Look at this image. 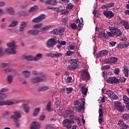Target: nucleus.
Wrapping results in <instances>:
<instances>
[{"mask_svg": "<svg viewBox=\"0 0 129 129\" xmlns=\"http://www.w3.org/2000/svg\"><path fill=\"white\" fill-rule=\"evenodd\" d=\"M108 9L114 7V3H111L107 5Z\"/></svg>", "mask_w": 129, "mask_h": 129, "instance_id": "4d7b16f0", "label": "nucleus"}, {"mask_svg": "<svg viewBox=\"0 0 129 129\" xmlns=\"http://www.w3.org/2000/svg\"><path fill=\"white\" fill-rule=\"evenodd\" d=\"M127 127H129L128 125L124 123L123 125L122 126V129H126Z\"/></svg>", "mask_w": 129, "mask_h": 129, "instance_id": "338daca9", "label": "nucleus"}, {"mask_svg": "<svg viewBox=\"0 0 129 129\" xmlns=\"http://www.w3.org/2000/svg\"><path fill=\"white\" fill-rule=\"evenodd\" d=\"M106 82L107 83H109L110 84H118V83H119V81L116 77H113L109 78L107 81Z\"/></svg>", "mask_w": 129, "mask_h": 129, "instance_id": "9b49d317", "label": "nucleus"}, {"mask_svg": "<svg viewBox=\"0 0 129 129\" xmlns=\"http://www.w3.org/2000/svg\"><path fill=\"white\" fill-rule=\"evenodd\" d=\"M82 21H80V20H78L76 21V23H79L78 24V26L75 24L73 23L71 25V27L73 29V30H78V31H80L82 29V27H83V19L81 18ZM78 27L79 29H78Z\"/></svg>", "mask_w": 129, "mask_h": 129, "instance_id": "7ed1b4c3", "label": "nucleus"}, {"mask_svg": "<svg viewBox=\"0 0 129 129\" xmlns=\"http://www.w3.org/2000/svg\"><path fill=\"white\" fill-rule=\"evenodd\" d=\"M55 58H58V57H60V56H62L63 54L61 53H54Z\"/></svg>", "mask_w": 129, "mask_h": 129, "instance_id": "0e129e2a", "label": "nucleus"}, {"mask_svg": "<svg viewBox=\"0 0 129 129\" xmlns=\"http://www.w3.org/2000/svg\"><path fill=\"white\" fill-rule=\"evenodd\" d=\"M40 128V123L38 122H33L31 126V129H39Z\"/></svg>", "mask_w": 129, "mask_h": 129, "instance_id": "412c9836", "label": "nucleus"}, {"mask_svg": "<svg viewBox=\"0 0 129 129\" xmlns=\"http://www.w3.org/2000/svg\"><path fill=\"white\" fill-rule=\"evenodd\" d=\"M61 22L63 25H67V23H68V18L67 17L64 18Z\"/></svg>", "mask_w": 129, "mask_h": 129, "instance_id": "79ce46f5", "label": "nucleus"}, {"mask_svg": "<svg viewBox=\"0 0 129 129\" xmlns=\"http://www.w3.org/2000/svg\"><path fill=\"white\" fill-rule=\"evenodd\" d=\"M103 116H101V117H99V123H102V122H103L104 121V119H103Z\"/></svg>", "mask_w": 129, "mask_h": 129, "instance_id": "680f3d73", "label": "nucleus"}, {"mask_svg": "<svg viewBox=\"0 0 129 129\" xmlns=\"http://www.w3.org/2000/svg\"><path fill=\"white\" fill-rule=\"evenodd\" d=\"M123 73L126 77H128V68L127 67H124Z\"/></svg>", "mask_w": 129, "mask_h": 129, "instance_id": "473e14b6", "label": "nucleus"}, {"mask_svg": "<svg viewBox=\"0 0 129 129\" xmlns=\"http://www.w3.org/2000/svg\"><path fill=\"white\" fill-rule=\"evenodd\" d=\"M81 78L84 81H87L90 79V76L89 75V73L87 71L83 70L81 74Z\"/></svg>", "mask_w": 129, "mask_h": 129, "instance_id": "1a4fd4ad", "label": "nucleus"}, {"mask_svg": "<svg viewBox=\"0 0 129 129\" xmlns=\"http://www.w3.org/2000/svg\"><path fill=\"white\" fill-rule=\"evenodd\" d=\"M74 105H75L76 106H78V107L79 106H80V105H81V102H80V101H78V100H75L74 102Z\"/></svg>", "mask_w": 129, "mask_h": 129, "instance_id": "58836bf2", "label": "nucleus"}, {"mask_svg": "<svg viewBox=\"0 0 129 129\" xmlns=\"http://www.w3.org/2000/svg\"><path fill=\"white\" fill-rule=\"evenodd\" d=\"M49 29V27L48 26H45L43 28H42V30H38L40 32H45V31H47V30Z\"/></svg>", "mask_w": 129, "mask_h": 129, "instance_id": "5fc2aeb1", "label": "nucleus"}, {"mask_svg": "<svg viewBox=\"0 0 129 129\" xmlns=\"http://www.w3.org/2000/svg\"><path fill=\"white\" fill-rule=\"evenodd\" d=\"M39 33V30L37 29H31L27 31V34L28 36L31 35H34V36H37Z\"/></svg>", "mask_w": 129, "mask_h": 129, "instance_id": "f3484780", "label": "nucleus"}, {"mask_svg": "<svg viewBox=\"0 0 129 129\" xmlns=\"http://www.w3.org/2000/svg\"><path fill=\"white\" fill-rule=\"evenodd\" d=\"M23 107H24V112H26V113H28L29 112V110H30V108L28 106V105L24 104L23 106Z\"/></svg>", "mask_w": 129, "mask_h": 129, "instance_id": "72a5a7b5", "label": "nucleus"}, {"mask_svg": "<svg viewBox=\"0 0 129 129\" xmlns=\"http://www.w3.org/2000/svg\"><path fill=\"white\" fill-rule=\"evenodd\" d=\"M22 117V115L19 112H14V115H11V118H14L15 120L19 119Z\"/></svg>", "mask_w": 129, "mask_h": 129, "instance_id": "6ab92c4d", "label": "nucleus"}, {"mask_svg": "<svg viewBox=\"0 0 129 129\" xmlns=\"http://www.w3.org/2000/svg\"><path fill=\"white\" fill-rule=\"evenodd\" d=\"M18 25H19V22L13 21L9 25V28H14V27H16V26H18Z\"/></svg>", "mask_w": 129, "mask_h": 129, "instance_id": "2f4dec72", "label": "nucleus"}, {"mask_svg": "<svg viewBox=\"0 0 129 129\" xmlns=\"http://www.w3.org/2000/svg\"><path fill=\"white\" fill-rule=\"evenodd\" d=\"M27 28V23L25 21H22L21 22L19 28V32H23L25 31V29Z\"/></svg>", "mask_w": 129, "mask_h": 129, "instance_id": "2eb2a0df", "label": "nucleus"}, {"mask_svg": "<svg viewBox=\"0 0 129 129\" xmlns=\"http://www.w3.org/2000/svg\"><path fill=\"white\" fill-rule=\"evenodd\" d=\"M108 52L107 50H102L98 53V54L96 55V57L97 58H99V57H102V56H105L107 55Z\"/></svg>", "mask_w": 129, "mask_h": 129, "instance_id": "aec40b11", "label": "nucleus"}, {"mask_svg": "<svg viewBox=\"0 0 129 129\" xmlns=\"http://www.w3.org/2000/svg\"><path fill=\"white\" fill-rule=\"evenodd\" d=\"M122 118L124 120H127V119H129V114H124L122 116Z\"/></svg>", "mask_w": 129, "mask_h": 129, "instance_id": "ea45409f", "label": "nucleus"}, {"mask_svg": "<svg viewBox=\"0 0 129 129\" xmlns=\"http://www.w3.org/2000/svg\"><path fill=\"white\" fill-rule=\"evenodd\" d=\"M22 59L23 60H26L28 62L30 61H34V57H33V55H23L22 56Z\"/></svg>", "mask_w": 129, "mask_h": 129, "instance_id": "a211bd4d", "label": "nucleus"}, {"mask_svg": "<svg viewBox=\"0 0 129 129\" xmlns=\"http://www.w3.org/2000/svg\"><path fill=\"white\" fill-rule=\"evenodd\" d=\"M52 33L53 35H59V33L58 32V29H54Z\"/></svg>", "mask_w": 129, "mask_h": 129, "instance_id": "bf43d9fd", "label": "nucleus"}, {"mask_svg": "<svg viewBox=\"0 0 129 129\" xmlns=\"http://www.w3.org/2000/svg\"><path fill=\"white\" fill-rule=\"evenodd\" d=\"M15 103L13 101H7V102H4V105H14Z\"/></svg>", "mask_w": 129, "mask_h": 129, "instance_id": "4c0bfd02", "label": "nucleus"}, {"mask_svg": "<svg viewBox=\"0 0 129 129\" xmlns=\"http://www.w3.org/2000/svg\"><path fill=\"white\" fill-rule=\"evenodd\" d=\"M9 91V89L7 88H3L1 90H0V93L1 92H8Z\"/></svg>", "mask_w": 129, "mask_h": 129, "instance_id": "864d4df0", "label": "nucleus"}, {"mask_svg": "<svg viewBox=\"0 0 129 129\" xmlns=\"http://www.w3.org/2000/svg\"><path fill=\"white\" fill-rule=\"evenodd\" d=\"M81 90L84 95L86 96L87 94V92L88 91V89H87L86 87H81Z\"/></svg>", "mask_w": 129, "mask_h": 129, "instance_id": "cd10ccee", "label": "nucleus"}, {"mask_svg": "<svg viewBox=\"0 0 129 129\" xmlns=\"http://www.w3.org/2000/svg\"><path fill=\"white\" fill-rule=\"evenodd\" d=\"M118 123L120 126H122L124 124V122H123V120H119Z\"/></svg>", "mask_w": 129, "mask_h": 129, "instance_id": "6e6d98bb", "label": "nucleus"}, {"mask_svg": "<svg viewBox=\"0 0 129 129\" xmlns=\"http://www.w3.org/2000/svg\"><path fill=\"white\" fill-rule=\"evenodd\" d=\"M40 108H35V109L34 110V112L33 113V116H36V115H38V114L39 113V112H40Z\"/></svg>", "mask_w": 129, "mask_h": 129, "instance_id": "f704fd0d", "label": "nucleus"}, {"mask_svg": "<svg viewBox=\"0 0 129 129\" xmlns=\"http://www.w3.org/2000/svg\"><path fill=\"white\" fill-rule=\"evenodd\" d=\"M45 3L46 5H52L53 6H56L57 5V1L56 0H47Z\"/></svg>", "mask_w": 129, "mask_h": 129, "instance_id": "b1692460", "label": "nucleus"}, {"mask_svg": "<svg viewBox=\"0 0 129 129\" xmlns=\"http://www.w3.org/2000/svg\"><path fill=\"white\" fill-rule=\"evenodd\" d=\"M125 80H126V79H125L124 77L120 78L118 80V81L120 82H124Z\"/></svg>", "mask_w": 129, "mask_h": 129, "instance_id": "69168bd1", "label": "nucleus"}, {"mask_svg": "<svg viewBox=\"0 0 129 129\" xmlns=\"http://www.w3.org/2000/svg\"><path fill=\"white\" fill-rule=\"evenodd\" d=\"M43 26L42 24H36L33 27V29H40Z\"/></svg>", "mask_w": 129, "mask_h": 129, "instance_id": "de8ad7c7", "label": "nucleus"}, {"mask_svg": "<svg viewBox=\"0 0 129 129\" xmlns=\"http://www.w3.org/2000/svg\"><path fill=\"white\" fill-rule=\"evenodd\" d=\"M81 101L83 102L82 104H81V105H80L79 107L74 106L73 107L74 109L75 110L76 112H81V111H84V105H85V99L81 98Z\"/></svg>", "mask_w": 129, "mask_h": 129, "instance_id": "423d86ee", "label": "nucleus"}, {"mask_svg": "<svg viewBox=\"0 0 129 129\" xmlns=\"http://www.w3.org/2000/svg\"><path fill=\"white\" fill-rule=\"evenodd\" d=\"M57 30H58V35H59V36H63V35H64L63 33H64L65 31L64 28H58L57 29Z\"/></svg>", "mask_w": 129, "mask_h": 129, "instance_id": "c756f323", "label": "nucleus"}, {"mask_svg": "<svg viewBox=\"0 0 129 129\" xmlns=\"http://www.w3.org/2000/svg\"><path fill=\"white\" fill-rule=\"evenodd\" d=\"M67 91H68V93H71L73 90V88H67L66 89Z\"/></svg>", "mask_w": 129, "mask_h": 129, "instance_id": "e2e57ef3", "label": "nucleus"}, {"mask_svg": "<svg viewBox=\"0 0 129 129\" xmlns=\"http://www.w3.org/2000/svg\"><path fill=\"white\" fill-rule=\"evenodd\" d=\"M73 8H74V5H73L72 4L70 3L67 5V9L68 10H72Z\"/></svg>", "mask_w": 129, "mask_h": 129, "instance_id": "49530a36", "label": "nucleus"}, {"mask_svg": "<svg viewBox=\"0 0 129 129\" xmlns=\"http://www.w3.org/2000/svg\"><path fill=\"white\" fill-rule=\"evenodd\" d=\"M114 108L119 112H123L124 111V106H122V104L119 101L114 102Z\"/></svg>", "mask_w": 129, "mask_h": 129, "instance_id": "0eeeda50", "label": "nucleus"}, {"mask_svg": "<svg viewBox=\"0 0 129 129\" xmlns=\"http://www.w3.org/2000/svg\"><path fill=\"white\" fill-rule=\"evenodd\" d=\"M7 45L8 48L6 49L7 53H9L10 54H16L17 53V51H16L17 45H16L15 41H12V42L8 43Z\"/></svg>", "mask_w": 129, "mask_h": 129, "instance_id": "f257e3e1", "label": "nucleus"}, {"mask_svg": "<svg viewBox=\"0 0 129 129\" xmlns=\"http://www.w3.org/2000/svg\"><path fill=\"white\" fill-rule=\"evenodd\" d=\"M46 129H54V127L50 125H46Z\"/></svg>", "mask_w": 129, "mask_h": 129, "instance_id": "774afa93", "label": "nucleus"}, {"mask_svg": "<svg viewBox=\"0 0 129 129\" xmlns=\"http://www.w3.org/2000/svg\"><path fill=\"white\" fill-rule=\"evenodd\" d=\"M106 94L109 96L112 99H118V96H117L111 90H108L106 91Z\"/></svg>", "mask_w": 129, "mask_h": 129, "instance_id": "4468645a", "label": "nucleus"}, {"mask_svg": "<svg viewBox=\"0 0 129 129\" xmlns=\"http://www.w3.org/2000/svg\"><path fill=\"white\" fill-rule=\"evenodd\" d=\"M99 36L100 37V38H106L107 35H106V33L100 32Z\"/></svg>", "mask_w": 129, "mask_h": 129, "instance_id": "c03bdc74", "label": "nucleus"}, {"mask_svg": "<svg viewBox=\"0 0 129 129\" xmlns=\"http://www.w3.org/2000/svg\"><path fill=\"white\" fill-rule=\"evenodd\" d=\"M42 57H43V54L42 53H38L36 54V56L33 57V60L38 61V60H40Z\"/></svg>", "mask_w": 129, "mask_h": 129, "instance_id": "bb28decb", "label": "nucleus"}, {"mask_svg": "<svg viewBox=\"0 0 129 129\" xmlns=\"http://www.w3.org/2000/svg\"><path fill=\"white\" fill-rule=\"evenodd\" d=\"M67 82H68V83H72V77H68L67 80Z\"/></svg>", "mask_w": 129, "mask_h": 129, "instance_id": "13d9d810", "label": "nucleus"}, {"mask_svg": "<svg viewBox=\"0 0 129 129\" xmlns=\"http://www.w3.org/2000/svg\"><path fill=\"white\" fill-rule=\"evenodd\" d=\"M102 70H108L110 69V66L106 65L101 68Z\"/></svg>", "mask_w": 129, "mask_h": 129, "instance_id": "09e8293b", "label": "nucleus"}, {"mask_svg": "<svg viewBox=\"0 0 129 129\" xmlns=\"http://www.w3.org/2000/svg\"><path fill=\"white\" fill-rule=\"evenodd\" d=\"M24 74L25 78H29L30 77V72L28 71H25L23 72Z\"/></svg>", "mask_w": 129, "mask_h": 129, "instance_id": "c9c22d12", "label": "nucleus"}, {"mask_svg": "<svg viewBox=\"0 0 129 129\" xmlns=\"http://www.w3.org/2000/svg\"><path fill=\"white\" fill-rule=\"evenodd\" d=\"M104 15L107 19H111L114 17V14L111 11H107L104 12Z\"/></svg>", "mask_w": 129, "mask_h": 129, "instance_id": "dca6fc26", "label": "nucleus"}, {"mask_svg": "<svg viewBox=\"0 0 129 129\" xmlns=\"http://www.w3.org/2000/svg\"><path fill=\"white\" fill-rule=\"evenodd\" d=\"M123 101L124 102V103H129V98L126 96H123Z\"/></svg>", "mask_w": 129, "mask_h": 129, "instance_id": "a19ab883", "label": "nucleus"}, {"mask_svg": "<svg viewBox=\"0 0 129 129\" xmlns=\"http://www.w3.org/2000/svg\"><path fill=\"white\" fill-rule=\"evenodd\" d=\"M46 80V76L43 75L41 77H32L31 80V83L35 84V83H39V82H43Z\"/></svg>", "mask_w": 129, "mask_h": 129, "instance_id": "f03ea898", "label": "nucleus"}, {"mask_svg": "<svg viewBox=\"0 0 129 129\" xmlns=\"http://www.w3.org/2000/svg\"><path fill=\"white\" fill-rule=\"evenodd\" d=\"M6 11H7L9 15H15V10L13 8V7H9L6 9Z\"/></svg>", "mask_w": 129, "mask_h": 129, "instance_id": "a878e982", "label": "nucleus"}, {"mask_svg": "<svg viewBox=\"0 0 129 129\" xmlns=\"http://www.w3.org/2000/svg\"><path fill=\"white\" fill-rule=\"evenodd\" d=\"M7 94L4 93H0V99H5V98H7Z\"/></svg>", "mask_w": 129, "mask_h": 129, "instance_id": "a18cd8bd", "label": "nucleus"}, {"mask_svg": "<svg viewBox=\"0 0 129 129\" xmlns=\"http://www.w3.org/2000/svg\"><path fill=\"white\" fill-rule=\"evenodd\" d=\"M74 54V52L71 51V50H69L67 52L66 55V56H72Z\"/></svg>", "mask_w": 129, "mask_h": 129, "instance_id": "8fccbe9b", "label": "nucleus"}, {"mask_svg": "<svg viewBox=\"0 0 129 129\" xmlns=\"http://www.w3.org/2000/svg\"><path fill=\"white\" fill-rule=\"evenodd\" d=\"M19 119H16L14 121V125L16 127H19V126H20V123H19Z\"/></svg>", "mask_w": 129, "mask_h": 129, "instance_id": "e433bc0d", "label": "nucleus"}, {"mask_svg": "<svg viewBox=\"0 0 129 129\" xmlns=\"http://www.w3.org/2000/svg\"><path fill=\"white\" fill-rule=\"evenodd\" d=\"M11 64L10 63H7L6 62L2 63L1 64V68H5V67H9Z\"/></svg>", "mask_w": 129, "mask_h": 129, "instance_id": "37998d69", "label": "nucleus"}, {"mask_svg": "<svg viewBox=\"0 0 129 129\" xmlns=\"http://www.w3.org/2000/svg\"><path fill=\"white\" fill-rule=\"evenodd\" d=\"M120 23L121 25H123L126 30H128L129 29V24L128 22L126 20H121Z\"/></svg>", "mask_w": 129, "mask_h": 129, "instance_id": "4be33fe9", "label": "nucleus"}, {"mask_svg": "<svg viewBox=\"0 0 129 129\" xmlns=\"http://www.w3.org/2000/svg\"><path fill=\"white\" fill-rule=\"evenodd\" d=\"M39 7L38 6H35L33 7H31L29 10L28 12H31V13H35L36 11H37Z\"/></svg>", "mask_w": 129, "mask_h": 129, "instance_id": "c85d7f7f", "label": "nucleus"}, {"mask_svg": "<svg viewBox=\"0 0 129 129\" xmlns=\"http://www.w3.org/2000/svg\"><path fill=\"white\" fill-rule=\"evenodd\" d=\"M70 65H69V68L70 70H75V69H78L79 65L77 64V60L76 59H72L70 61Z\"/></svg>", "mask_w": 129, "mask_h": 129, "instance_id": "39448f33", "label": "nucleus"}, {"mask_svg": "<svg viewBox=\"0 0 129 129\" xmlns=\"http://www.w3.org/2000/svg\"><path fill=\"white\" fill-rule=\"evenodd\" d=\"M117 62V58L115 57H110L105 59V63L106 64H115Z\"/></svg>", "mask_w": 129, "mask_h": 129, "instance_id": "9d476101", "label": "nucleus"}, {"mask_svg": "<svg viewBox=\"0 0 129 129\" xmlns=\"http://www.w3.org/2000/svg\"><path fill=\"white\" fill-rule=\"evenodd\" d=\"M48 89H49V88L47 86H43L39 87L38 88V91H46Z\"/></svg>", "mask_w": 129, "mask_h": 129, "instance_id": "7c9ffc66", "label": "nucleus"}, {"mask_svg": "<svg viewBox=\"0 0 129 129\" xmlns=\"http://www.w3.org/2000/svg\"><path fill=\"white\" fill-rule=\"evenodd\" d=\"M61 13L62 15H67L68 12L66 10H61Z\"/></svg>", "mask_w": 129, "mask_h": 129, "instance_id": "052dcab7", "label": "nucleus"}, {"mask_svg": "<svg viewBox=\"0 0 129 129\" xmlns=\"http://www.w3.org/2000/svg\"><path fill=\"white\" fill-rule=\"evenodd\" d=\"M56 44H57V41H56L55 38H51L47 41L46 45L49 48V47H53Z\"/></svg>", "mask_w": 129, "mask_h": 129, "instance_id": "ddd939ff", "label": "nucleus"}, {"mask_svg": "<svg viewBox=\"0 0 129 129\" xmlns=\"http://www.w3.org/2000/svg\"><path fill=\"white\" fill-rule=\"evenodd\" d=\"M110 30L111 33H112L114 36H116V37H119L122 35V32H121V31H120V30L118 29L117 28L111 27Z\"/></svg>", "mask_w": 129, "mask_h": 129, "instance_id": "6e6552de", "label": "nucleus"}, {"mask_svg": "<svg viewBox=\"0 0 129 129\" xmlns=\"http://www.w3.org/2000/svg\"><path fill=\"white\" fill-rule=\"evenodd\" d=\"M45 19H46V15L41 14L38 17L33 19L32 22V23H40V22H42V21H43V20H45Z\"/></svg>", "mask_w": 129, "mask_h": 129, "instance_id": "f8f14e48", "label": "nucleus"}, {"mask_svg": "<svg viewBox=\"0 0 129 129\" xmlns=\"http://www.w3.org/2000/svg\"><path fill=\"white\" fill-rule=\"evenodd\" d=\"M70 118H71V119H65L63 121V125L64 126H65V127H67V128L70 129L71 128L72 126H71V123H74V119H73V116L71 115L70 116Z\"/></svg>", "mask_w": 129, "mask_h": 129, "instance_id": "20e7f679", "label": "nucleus"}, {"mask_svg": "<svg viewBox=\"0 0 129 129\" xmlns=\"http://www.w3.org/2000/svg\"><path fill=\"white\" fill-rule=\"evenodd\" d=\"M34 75H35V76H36L37 77H41V76H43V74L41 73H38L37 72H34L33 73Z\"/></svg>", "mask_w": 129, "mask_h": 129, "instance_id": "3c124183", "label": "nucleus"}, {"mask_svg": "<svg viewBox=\"0 0 129 129\" xmlns=\"http://www.w3.org/2000/svg\"><path fill=\"white\" fill-rule=\"evenodd\" d=\"M52 103H51V101H48L47 103V104L46 105V107L45 108V110H47V111H52Z\"/></svg>", "mask_w": 129, "mask_h": 129, "instance_id": "393cba45", "label": "nucleus"}, {"mask_svg": "<svg viewBox=\"0 0 129 129\" xmlns=\"http://www.w3.org/2000/svg\"><path fill=\"white\" fill-rule=\"evenodd\" d=\"M99 117H101V116H103V109H99Z\"/></svg>", "mask_w": 129, "mask_h": 129, "instance_id": "603ef678", "label": "nucleus"}, {"mask_svg": "<svg viewBox=\"0 0 129 129\" xmlns=\"http://www.w3.org/2000/svg\"><path fill=\"white\" fill-rule=\"evenodd\" d=\"M13 79H14V77H13V76L11 75H8L6 78V80L8 84H12V83H13Z\"/></svg>", "mask_w": 129, "mask_h": 129, "instance_id": "5701e85b", "label": "nucleus"}]
</instances>
